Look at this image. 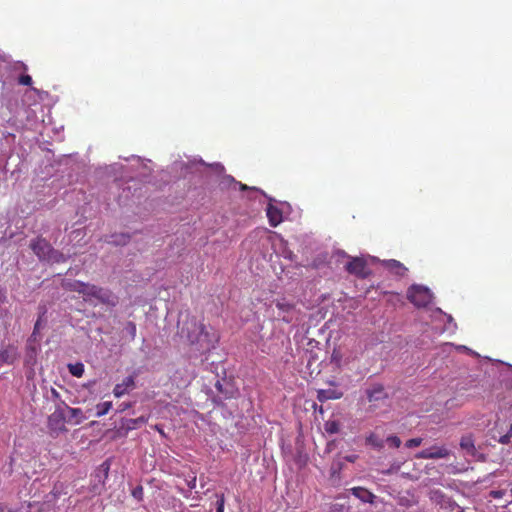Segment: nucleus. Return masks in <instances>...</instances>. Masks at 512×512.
Wrapping results in <instances>:
<instances>
[{
	"instance_id": "31",
	"label": "nucleus",
	"mask_w": 512,
	"mask_h": 512,
	"mask_svg": "<svg viewBox=\"0 0 512 512\" xmlns=\"http://www.w3.org/2000/svg\"><path fill=\"white\" fill-rule=\"evenodd\" d=\"M386 442L389 446L394 447V448L400 447V445L402 443L401 439L396 435H391V436L387 437Z\"/></svg>"
},
{
	"instance_id": "44",
	"label": "nucleus",
	"mask_w": 512,
	"mask_h": 512,
	"mask_svg": "<svg viewBox=\"0 0 512 512\" xmlns=\"http://www.w3.org/2000/svg\"><path fill=\"white\" fill-rule=\"evenodd\" d=\"M6 299V292L3 288L0 287V304L4 303Z\"/></svg>"
},
{
	"instance_id": "38",
	"label": "nucleus",
	"mask_w": 512,
	"mask_h": 512,
	"mask_svg": "<svg viewBox=\"0 0 512 512\" xmlns=\"http://www.w3.org/2000/svg\"><path fill=\"white\" fill-rule=\"evenodd\" d=\"M235 184L239 185L240 187V190L244 191V190H252V191H256V192H260L261 194H263L264 196H266V193L264 191H262L261 189L259 188H256V187H249L247 186L246 184H242L240 182H235Z\"/></svg>"
},
{
	"instance_id": "46",
	"label": "nucleus",
	"mask_w": 512,
	"mask_h": 512,
	"mask_svg": "<svg viewBox=\"0 0 512 512\" xmlns=\"http://www.w3.org/2000/svg\"><path fill=\"white\" fill-rule=\"evenodd\" d=\"M188 486L191 488V489H194L196 487V478H193L189 483H188Z\"/></svg>"
},
{
	"instance_id": "41",
	"label": "nucleus",
	"mask_w": 512,
	"mask_h": 512,
	"mask_svg": "<svg viewBox=\"0 0 512 512\" xmlns=\"http://www.w3.org/2000/svg\"><path fill=\"white\" fill-rule=\"evenodd\" d=\"M0 512H21L18 509H13L11 507H8L7 505L0 504Z\"/></svg>"
},
{
	"instance_id": "9",
	"label": "nucleus",
	"mask_w": 512,
	"mask_h": 512,
	"mask_svg": "<svg viewBox=\"0 0 512 512\" xmlns=\"http://www.w3.org/2000/svg\"><path fill=\"white\" fill-rule=\"evenodd\" d=\"M366 396L368 401L371 403H377L388 398V395L381 384H373L371 387L367 388Z\"/></svg>"
},
{
	"instance_id": "28",
	"label": "nucleus",
	"mask_w": 512,
	"mask_h": 512,
	"mask_svg": "<svg viewBox=\"0 0 512 512\" xmlns=\"http://www.w3.org/2000/svg\"><path fill=\"white\" fill-rule=\"evenodd\" d=\"M124 331L129 336L130 341H133L136 337V332H137L136 324L132 321H128L125 324Z\"/></svg>"
},
{
	"instance_id": "18",
	"label": "nucleus",
	"mask_w": 512,
	"mask_h": 512,
	"mask_svg": "<svg viewBox=\"0 0 512 512\" xmlns=\"http://www.w3.org/2000/svg\"><path fill=\"white\" fill-rule=\"evenodd\" d=\"M382 265L390 272L401 277L404 276L407 272V268L401 262L395 259L383 260Z\"/></svg>"
},
{
	"instance_id": "11",
	"label": "nucleus",
	"mask_w": 512,
	"mask_h": 512,
	"mask_svg": "<svg viewBox=\"0 0 512 512\" xmlns=\"http://www.w3.org/2000/svg\"><path fill=\"white\" fill-rule=\"evenodd\" d=\"M265 197L269 199V204L267 205V208H266V214L269 219V224L272 227H276L278 224H280L282 222L281 210L272 204V201H274L273 198H271L267 195Z\"/></svg>"
},
{
	"instance_id": "29",
	"label": "nucleus",
	"mask_w": 512,
	"mask_h": 512,
	"mask_svg": "<svg viewBox=\"0 0 512 512\" xmlns=\"http://www.w3.org/2000/svg\"><path fill=\"white\" fill-rule=\"evenodd\" d=\"M68 368L69 372L75 377H81L84 373V366L82 363L70 364Z\"/></svg>"
},
{
	"instance_id": "50",
	"label": "nucleus",
	"mask_w": 512,
	"mask_h": 512,
	"mask_svg": "<svg viewBox=\"0 0 512 512\" xmlns=\"http://www.w3.org/2000/svg\"><path fill=\"white\" fill-rule=\"evenodd\" d=\"M453 321V318L451 315L448 316V322H452Z\"/></svg>"
},
{
	"instance_id": "43",
	"label": "nucleus",
	"mask_w": 512,
	"mask_h": 512,
	"mask_svg": "<svg viewBox=\"0 0 512 512\" xmlns=\"http://www.w3.org/2000/svg\"><path fill=\"white\" fill-rule=\"evenodd\" d=\"M510 439H511V437L509 435L505 434L498 439V442L506 445V444L510 443Z\"/></svg>"
},
{
	"instance_id": "6",
	"label": "nucleus",
	"mask_w": 512,
	"mask_h": 512,
	"mask_svg": "<svg viewBox=\"0 0 512 512\" xmlns=\"http://www.w3.org/2000/svg\"><path fill=\"white\" fill-rule=\"evenodd\" d=\"M30 248L40 261H46L53 247L46 239L38 237L30 242Z\"/></svg>"
},
{
	"instance_id": "5",
	"label": "nucleus",
	"mask_w": 512,
	"mask_h": 512,
	"mask_svg": "<svg viewBox=\"0 0 512 512\" xmlns=\"http://www.w3.org/2000/svg\"><path fill=\"white\" fill-rule=\"evenodd\" d=\"M215 388L218 394L214 396L213 402L217 405H222L223 402L227 399L235 398L238 393V390L234 384L226 379L217 380L215 383Z\"/></svg>"
},
{
	"instance_id": "42",
	"label": "nucleus",
	"mask_w": 512,
	"mask_h": 512,
	"mask_svg": "<svg viewBox=\"0 0 512 512\" xmlns=\"http://www.w3.org/2000/svg\"><path fill=\"white\" fill-rule=\"evenodd\" d=\"M217 173H222L224 171V166L221 163H214L210 165Z\"/></svg>"
},
{
	"instance_id": "30",
	"label": "nucleus",
	"mask_w": 512,
	"mask_h": 512,
	"mask_svg": "<svg viewBox=\"0 0 512 512\" xmlns=\"http://www.w3.org/2000/svg\"><path fill=\"white\" fill-rule=\"evenodd\" d=\"M403 463H404L403 460L393 461L388 469L382 471V474L390 475V474L398 472L400 470L401 466L403 465Z\"/></svg>"
},
{
	"instance_id": "24",
	"label": "nucleus",
	"mask_w": 512,
	"mask_h": 512,
	"mask_svg": "<svg viewBox=\"0 0 512 512\" xmlns=\"http://www.w3.org/2000/svg\"><path fill=\"white\" fill-rule=\"evenodd\" d=\"M366 443L371 445L373 448L381 450L384 447V440L379 438L376 434L371 433L366 438Z\"/></svg>"
},
{
	"instance_id": "27",
	"label": "nucleus",
	"mask_w": 512,
	"mask_h": 512,
	"mask_svg": "<svg viewBox=\"0 0 512 512\" xmlns=\"http://www.w3.org/2000/svg\"><path fill=\"white\" fill-rule=\"evenodd\" d=\"M112 407L111 402H102L96 406V417H102L106 415Z\"/></svg>"
},
{
	"instance_id": "36",
	"label": "nucleus",
	"mask_w": 512,
	"mask_h": 512,
	"mask_svg": "<svg viewBox=\"0 0 512 512\" xmlns=\"http://www.w3.org/2000/svg\"><path fill=\"white\" fill-rule=\"evenodd\" d=\"M422 443V438H412L406 441L405 446L407 448H414L420 446Z\"/></svg>"
},
{
	"instance_id": "3",
	"label": "nucleus",
	"mask_w": 512,
	"mask_h": 512,
	"mask_svg": "<svg viewBox=\"0 0 512 512\" xmlns=\"http://www.w3.org/2000/svg\"><path fill=\"white\" fill-rule=\"evenodd\" d=\"M65 407V402H58L55 405L54 412L48 416L47 426L53 437H57L59 434L67 432L65 427V422H67Z\"/></svg>"
},
{
	"instance_id": "37",
	"label": "nucleus",
	"mask_w": 512,
	"mask_h": 512,
	"mask_svg": "<svg viewBox=\"0 0 512 512\" xmlns=\"http://www.w3.org/2000/svg\"><path fill=\"white\" fill-rule=\"evenodd\" d=\"M347 510V507L345 504L342 503H334L330 507L329 512H344Z\"/></svg>"
},
{
	"instance_id": "2",
	"label": "nucleus",
	"mask_w": 512,
	"mask_h": 512,
	"mask_svg": "<svg viewBox=\"0 0 512 512\" xmlns=\"http://www.w3.org/2000/svg\"><path fill=\"white\" fill-rule=\"evenodd\" d=\"M84 301L96 306L98 303L113 308L118 304V297L108 288L89 283L84 295Z\"/></svg>"
},
{
	"instance_id": "32",
	"label": "nucleus",
	"mask_w": 512,
	"mask_h": 512,
	"mask_svg": "<svg viewBox=\"0 0 512 512\" xmlns=\"http://www.w3.org/2000/svg\"><path fill=\"white\" fill-rule=\"evenodd\" d=\"M49 399L54 402V406L58 402H65L64 400L61 399L60 393L55 388H53V387L50 389Z\"/></svg>"
},
{
	"instance_id": "22",
	"label": "nucleus",
	"mask_w": 512,
	"mask_h": 512,
	"mask_svg": "<svg viewBox=\"0 0 512 512\" xmlns=\"http://www.w3.org/2000/svg\"><path fill=\"white\" fill-rule=\"evenodd\" d=\"M39 309H41V313H40V315H39V317H38V319H37V321H36V323L34 325L33 333H32V335L29 338V342H32V341L36 340V334L39 332V330L42 327L43 317H44V315L46 314V311H47L45 306L39 307Z\"/></svg>"
},
{
	"instance_id": "47",
	"label": "nucleus",
	"mask_w": 512,
	"mask_h": 512,
	"mask_svg": "<svg viewBox=\"0 0 512 512\" xmlns=\"http://www.w3.org/2000/svg\"><path fill=\"white\" fill-rule=\"evenodd\" d=\"M492 494L496 498L501 496V492L500 491H493Z\"/></svg>"
},
{
	"instance_id": "45",
	"label": "nucleus",
	"mask_w": 512,
	"mask_h": 512,
	"mask_svg": "<svg viewBox=\"0 0 512 512\" xmlns=\"http://www.w3.org/2000/svg\"><path fill=\"white\" fill-rule=\"evenodd\" d=\"M235 179L230 175H225L223 178V183H235Z\"/></svg>"
},
{
	"instance_id": "13",
	"label": "nucleus",
	"mask_w": 512,
	"mask_h": 512,
	"mask_svg": "<svg viewBox=\"0 0 512 512\" xmlns=\"http://www.w3.org/2000/svg\"><path fill=\"white\" fill-rule=\"evenodd\" d=\"M348 491L363 503L373 504L377 498L376 495L364 487H353Z\"/></svg>"
},
{
	"instance_id": "16",
	"label": "nucleus",
	"mask_w": 512,
	"mask_h": 512,
	"mask_svg": "<svg viewBox=\"0 0 512 512\" xmlns=\"http://www.w3.org/2000/svg\"><path fill=\"white\" fill-rule=\"evenodd\" d=\"M460 448L465 451L466 454L475 457L477 455V449L475 447V441L471 434L463 435L460 439Z\"/></svg>"
},
{
	"instance_id": "10",
	"label": "nucleus",
	"mask_w": 512,
	"mask_h": 512,
	"mask_svg": "<svg viewBox=\"0 0 512 512\" xmlns=\"http://www.w3.org/2000/svg\"><path fill=\"white\" fill-rule=\"evenodd\" d=\"M17 349L13 345L1 344L0 346V367L4 364H13L17 359Z\"/></svg>"
},
{
	"instance_id": "25",
	"label": "nucleus",
	"mask_w": 512,
	"mask_h": 512,
	"mask_svg": "<svg viewBox=\"0 0 512 512\" xmlns=\"http://www.w3.org/2000/svg\"><path fill=\"white\" fill-rule=\"evenodd\" d=\"M325 431L330 434H336L340 431V423L336 420H328L324 424Z\"/></svg>"
},
{
	"instance_id": "14",
	"label": "nucleus",
	"mask_w": 512,
	"mask_h": 512,
	"mask_svg": "<svg viewBox=\"0 0 512 512\" xmlns=\"http://www.w3.org/2000/svg\"><path fill=\"white\" fill-rule=\"evenodd\" d=\"M88 284L89 283L71 279H66L62 281L63 289L67 291L77 292L79 294H82L83 296L85 295Z\"/></svg>"
},
{
	"instance_id": "49",
	"label": "nucleus",
	"mask_w": 512,
	"mask_h": 512,
	"mask_svg": "<svg viewBox=\"0 0 512 512\" xmlns=\"http://www.w3.org/2000/svg\"><path fill=\"white\" fill-rule=\"evenodd\" d=\"M355 458H356V456H350V457H347V460L350 462H353Z\"/></svg>"
},
{
	"instance_id": "12",
	"label": "nucleus",
	"mask_w": 512,
	"mask_h": 512,
	"mask_svg": "<svg viewBox=\"0 0 512 512\" xmlns=\"http://www.w3.org/2000/svg\"><path fill=\"white\" fill-rule=\"evenodd\" d=\"M135 387V378L134 376H128L123 379L121 383L115 385L113 389V394L116 398H120L125 395L130 389Z\"/></svg>"
},
{
	"instance_id": "34",
	"label": "nucleus",
	"mask_w": 512,
	"mask_h": 512,
	"mask_svg": "<svg viewBox=\"0 0 512 512\" xmlns=\"http://www.w3.org/2000/svg\"><path fill=\"white\" fill-rule=\"evenodd\" d=\"M132 496L137 499L138 501H141L143 499V487L141 485L136 486L132 490Z\"/></svg>"
},
{
	"instance_id": "8",
	"label": "nucleus",
	"mask_w": 512,
	"mask_h": 512,
	"mask_svg": "<svg viewBox=\"0 0 512 512\" xmlns=\"http://www.w3.org/2000/svg\"><path fill=\"white\" fill-rule=\"evenodd\" d=\"M450 455V450L445 446H432L428 449H424L416 454L418 459H442L447 458Z\"/></svg>"
},
{
	"instance_id": "26",
	"label": "nucleus",
	"mask_w": 512,
	"mask_h": 512,
	"mask_svg": "<svg viewBox=\"0 0 512 512\" xmlns=\"http://www.w3.org/2000/svg\"><path fill=\"white\" fill-rule=\"evenodd\" d=\"M276 307L282 312H290L294 309V304L286 301L285 299L277 300L275 302Z\"/></svg>"
},
{
	"instance_id": "21",
	"label": "nucleus",
	"mask_w": 512,
	"mask_h": 512,
	"mask_svg": "<svg viewBox=\"0 0 512 512\" xmlns=\"http://www.w3.org/2000/svg\"><path fill=\"white\" fill-rule=\"evenodd\" d=\"M69 256L64 255L62 252L52 248L46 262L48 263H62L68 260Z\"/></svg>"
},
{
	"instance_id": "20",
	"label": "nucleus",
	"mask_w": 512,
	"mask_h": 512,
	"mask_svg": "<svg viewBox=\"0 0 512 512\" xmlns=\"http://www.w3.org/2000/svg\"><path fill=\"white\" fill-rule=\"evenodd\" d=\"M130 239L131 236L128 233H115L112 234L106 241L107 243L113 244L115 246H124L130 241Z\"/></svg>"
},
{
	"instance_id": "4",
	"label": "nucleus",
	"mask_w": 512,
	"mask_h": 512,
	"mask_svg": "<svg viewBox=\"0 0 512 512\" xmlns=\"http://www.w3.org/2000/svg\"><path fill=\"white\" fill-rule=\"evenodd\" d=\"M431 291L423 286L418 284H413L407 290V298L417 307H426L432 300Z\"/></svg>"
},
{
	"instance_id": "17",
	"label": "nucleus",
	"mask_w": 512,
	"mask_h": 512,
	"mask_svg": "<svg viewBox=\"0 0 512 512\" xmlns=\"http://www.w3.org/2000/svg\"><path fill=\"white\" fill-rule=\"evenodd\" d=\"M65 410L67 415L66 420L68 423L78 425L85 420L83 411L80 408H72L66 404Z\"/></svg>"
},
{
	"instance_id": "39",
	"label": "nucleus",
	"mask_w": 512,
	"mask_h": 512,
	"mask_svg": "<svg viewBox=\"0 0 512 512\" xmlns=\"http://www.w3.org/2000/svg\"><path fill=\"white\" fill-rule=\"evenodd\" d=\"M19 83L24 86H30L32 84V78L29 75H22L19 78Z\"/></svg>"
},
{
	"instance_id": "53",
	"label": "nucleus",
	"mask_w": 512,
	"mask_h": 512,
	"mask_svg": "<svg viewBox=\"0 0 512 512\" xmlns=\"http://www.w3.org/2000/svg\"><path fill=\"white\" fill-rule=\"evenodd\" d=\"M511 495H512V487H511Z\"/></svg>"
},
{
	"instance_id": "19",
	"label": "nucleus",
	"mask_w": 512,
	"mask_h": 512,
	"mask_svg": "<svg viewBox=\"0 0 512 512\" xmlns=\"http://www.w3.org/2000/svg\"><path fill=\"white\" fill-rule=\"evenodd\" d=\"M148 421V418L145 416H140L137 418H125L121 421V428L126 431L137 429L143 426Z\"/></svg>"
},
{
	"instance_id": "52",
	"label": "nucleus",
	"mask_w": 512,
	"mask_h": 512,
	"mask_svg": "<svg viewBox=\"0 0 512 512\" xmlns=\"http://www.w3.org/2000/svg\"><path fill=\"white\" fill-rule=\"evenodd\" d=\"M458 512H464V510H462V509H461V510H459Z\"/></svg>"
},
{
	"instance_id": "15",
	"label": "nucleus",
	"mask_w": 512,
	"mask_h": 512,
	"mask_svg": "<svg viewBox=\"0 0 512 512\" xmlns=\"http://www.w3.org/2000/svg\"><path fill=\"white\" fill-rule=\"evenodd\" d=\"M342 396L343 392L334 388L319 389L317 391V400L322 403L327 400L340 399Z\"/></svg>"
},
{
	"instance_id": "1",
	"label": "nucleus",
	"mask_w": 512,
	"mask_h": 512,
	"mask_svg": "<svg viewBox=\"0 0 512 512\" xmlns=\"http://www.w3.org/2000/svg\"><path fill=\"white\" fill-rule=\"evenodd\" d=\"M179 334L185 337L190 345L195 346L199 353H207L215 348L218 338L215 334H210L202 323H199L195 317L185 316L178 321Z\"/></svg>"
},
{
	"instance_id": "23",
	"label": "nucleus",
	"mask_w": 512,
	"mask_h": 512,
	"mask_svg": "<svg viewBox=\"0 0 512 512\" xmlns=\"http://www.w3.org/2000/svg\"><path fill=\"white\" fill-rule=\"evenodd\" d=\"M37 349L35 346H32L30 343L26 349L25 363L27 365L33 366L36 363Z\"/></svg>"
},
{
	"instance_id": "7",
	"label": "nucleus",
	"mask_w": 512,
	"mask_h": 512,
	"mask_svg": "<svg viewBox=\"0 0 512 512\" xmlns=\"http://www.w3.org/2000/svg\"><path fill=\"white\" fill-rule=\"evenodd\" d=\"M346 270L353 275H356L360 278H366L370 271L367 268L366 261L362 258H352L346 265Z\"/></svg>"
},
{
	"instance_id": "33",
	"label": "nucleus",
	"mask_w": 512,
	"mask_h": 512,
	"mask_svg": "<svg viewBox=\"0 0 512 512\" xmlns=\"http://www.w3.org/2000/svg\"><path fill=\"white\" fill-rule=\"evenodd\" d=\"M216 497H217V500H216V503H215L216 512H224V507H225L224 495L223 494L216 495Z\"/></svg>"
},
{
	"instance_id": "48",
	"label": "nucleus",
	"mask_w": 512,
	"mask_h": 512,
	"mask_svg": "<svg viewBox=\"0 0 512 512\" xmlns=\"http://www.w3.org/2000/svg\"><path fill=\"white\" fill-rule=\"evenodd\" d=\"M506 434L512 437V423L510 424L509 430L507 431Z\"/></svg>"
},
{
	"instance_id": "35",
	"label": "nucleus",
	"mask_w": 512,
	"mask_h": 512,
	"mask_svg": "<svg viewBox=\"0 0 512 512\" xmlns=\"http://www.w3.org/2000/svg\"><path fill=\"white\" fill-rule=\"evenodd\" d=\"M430 499L434 501H440L444 498V494L441 490H431L430 493Z\"/></svg>"
},
{
	"instance_id": "51",
	"label": "nucleus",
	"mask_w": 512,
	"mask_h": 512,
	"mask_svg": "<svg viewBox=\"0 0 512 512\" xmlns=\"http://www.w3.org/2000/svg\"><path fill=\"white\" fill-rule=\"evenodd\" d=\"M283 320L286 322H290V319H287L286 317H283Z\"/></svg>"
},
{
	"instance_id": "40",
	"label": "nucleus",
	"mask_w": 512,
	"mask_h": 512,
	"mask_svg": "<svg viewBox=\"0 0 512 512\" xmlns=\"http://www.w3.org/2000/svg\"><path fill=\"white\" fill-rule=\"evenodd\" d=\"M99 469L104 473L105 478H107V476H108V472H109V469H110V464H109V462H108V461L103 462V463L100 465Z\"/></svg>"
}]
</instances>
